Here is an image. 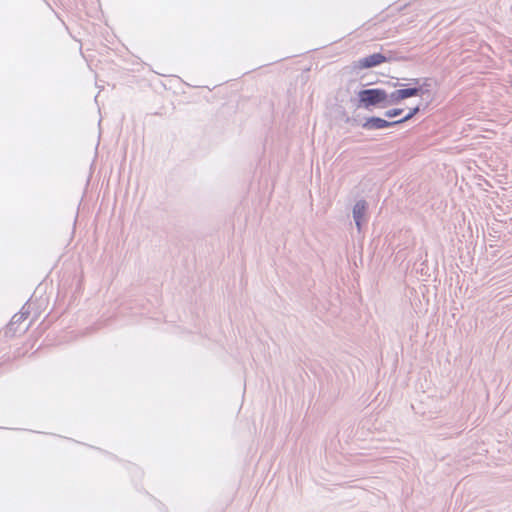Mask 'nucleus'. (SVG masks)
<instances>
[{
    "label": "nucleus",
    "mask_w": 512,
    "mask_h": 512,
    "mask_svg": "<svg viewBox=\"0 0 512 512\" xmlns=\"http://www.w3.org/2000/svg\"><path fill=\"white\" fill-rule=\"evenodd\" d=\"M357 107L371 110L372 108H387L388 93L382 88L362 89L357 93Z\"/></svg>",
    "instance_id": "obj_1"
},
{
    "label": "nucleus",
    "mask_w": 512,
    "mask_h": 512,
    "mask_svg": "<svg viewBox=\"0 0 512 512\" xmlns=\"http://www.w3.org/2000/svg\"><path fill=\"white\" fill-rule=\"evenodd\" d=\"M387 61H389V58L386 57L383 53H373L371 55L360 58L359 60L353 61L351 64V69L354 72H358L360 70L379 66Z\"/></svg>",
    "instance_id": "obj_2"
},
{
    "label": "nucleus",
    "mask_w": 512,
    "mask_h": 512,
    "mask_svg": "<svg viewBox=\"0 0 512 512\" xmlns=\"http://www.w3.org/2000/svg\"><path fill=\"white\" fill-rule=\"evenodd\" d=\"M396 126L397 122H395V120L389 121L379 116L364 117L363 129L366 131L381 130Z\"/></svg>",
    "instance_id": "obj_3"
},
{
    "label": "nucleus",
    "mask_w": 512,
    "mask_h": 512,
    "mask_svg": "<svg viewBox=\"0 0 512 512\" xmlns=\"http://www.w3.org/2000/svg\"><path fill=\"white\" fill-rule=\"evenodd\" d=\"M367 210H368V203L366 200L360 199V200L356 201V203L353 207V210H352V214H353V219H354V222H355V225H356L358 231L361 230L362 225L365 224L368 220Z\"/></svg>",
    "instance_id": "obj_4"
},
{
    "label": "nucleus",
    "mask_w": 512,
    "mask_h": 512,
    "mask_svg": "<svg viewBox=\"0 0 512 512\" xmlns=\"http://www.w3.org/2000/svg\"><path fill=\"white\" fill-rule=\"evenodd\" d=\"M416 93H417V91L414 90L413 87H407V88L394 90L393 92L388 93V104H389V106L397 105L402 100H405V99H408L411 97H415Z\"/></svg>",
    "instance_id": "obj_5"
},
{
    "label": "nucleus",
    "mask_w": 512,
    "mask_h": 512,
    "mask_svg": "<svg viewBox=\"0 0 512 512\" xmlns=\"http://www.w3.org/2000/svg\"><path fill=\"white\" fill-rule=\"evenodd\" d=\"M411 82L415 85L413 88L417 91L416 96L430 95L432 85L436 84L432 78H424L421 84L419 78H413Z\"/></svg>",
    "instance_id": "obj_6"
},
{
    "label": "nucleus",
    "mask_w": 512,
    "mask_h": 512,
    "mask_svg": "<svg viewBox=\"0 0 512 512\" xmlns=\"http://www.w3.org/2000/svg\"><path fill=\"white\" fill-rule=\"evenodd\" d=\"M29 313V310H25V306H23L19 313L12 316L9 324L7 325L5 334L11 336L15 335L16 329L14 326L24 321L28 317Z\"/></svg>",
    "instance_id": "obj_7"
},
{
    "label": "nucleus",
    "mask_w": 512,
    "mask_h": 512,
    "mask_svg": "<svg viewBox=\"0 0 512 512\" xmlns=\"http://www.w3.org/2000/svg\"><path fill=\"white\" fill-rule=\"evenodd\" d=\"M429 106V102L422 105L421 103L409 109L408 113L402 117L401 119L395 120L397 122V126L403 124L409 120H411L415 115H417L421 110H425Z\"/></svg>",
    "instance_id": "obj_8"
},
{
    "label": "nucleus",
    "mask_w": 512,
    "mask_h": 512,
    "mask_svg": "<svg viewBox=\"0 0 512 512\" xmlns=\"http://www.w3.org/2000/svg\"><path fill=\"white\" fill-rule=\"evenodd\" d=\"M342 118L346 124L361 127L363 129L364 118H360L359 115L349 116L346 111H343Z\"/></svg>",
    "instance_id": "obj_9"
},
{
    "label": "nucleus",
    "mask_w": 512,
    "mask_h": 512,
    "mask_svg": "<svg viewBox=\"0 0 512 512\" xmlns=\"http://www.w3.org/2000/svg\"><path fill=\"white\" fill-rule=\"evenodd\" d=\"M403 111L404 110L402 108H392V109L386 110L383 115H384V117H386L388 119H392L397 116H400L403 113Z\"/></svg>",
    "instance_id": "obj_10"
}]
</instances>
